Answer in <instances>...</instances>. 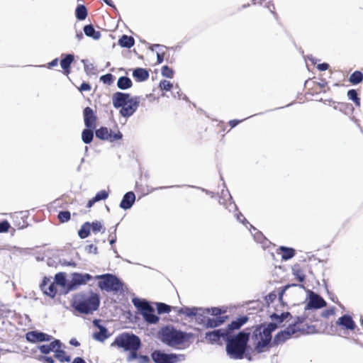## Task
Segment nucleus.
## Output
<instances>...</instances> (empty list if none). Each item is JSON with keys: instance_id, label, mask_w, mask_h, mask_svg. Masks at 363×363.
I'll return each mask as SVG.
<instances>
[{"instance_id": "c756f323", "label": "nucleus", "mask_w": 363, "mask_h": 363, "mask_svg": "<svg viewBox=\"0 0 363 363\" xmlns=\"http://www.w3.org/2000/svg\"><path fill=\"white\" fill-rule=\"evenodd\" d=\"M134 43V38L126 35H123L118 40V44L123 48H130L133 46Z\"/></svg>"}, {"instance_id": "4be33fe9", "label": "nucleus", "mask_w": 363, "mask_h": 363, "mask_svg": "<svg viewBox=\"0 0 363 363\" xmlns=\"http://www.w3.org/2000/svg\"><path fill=\"white\" fill-rule=\"evenodd\" d=\"M135 201V196L133 191H129L125 194L123 196L122 201L120 203V207L123 209H128L130 208Z\"/></svg>"}, {"instance_id": "473e14b6", "label": "nucleus", "mask_w": 363, "mask_h": 363, "mask_svg": "<svg viewBox=\"0 0 363 363\" xmlns=\"http://www.w3.org/2000/svg\"><path fill=\"white\" fill-rule=\"evenodd\" d=\"M348 81L353 85L358 84L363 81V74L360 71H355L350 74Z\"/></svg>"}, {"instance_id": "bb28decb", "label": "nucleus", "mask_w": 363, "mask_h": 363, "mask_svg": "<svg viewBox=\"0 0 363 363\" xmlns=\"http://www.w3.org/2000/svg\"><path fill=\"white\" fill-rule=\"evenodd\" d=\"M84 32L86 36L91 37L94 40H98L101 37L100 31L96 30L92 25H86L84 27Z\"/></svg>"}, {"instance_id": "c9c22d12", "label": "nucleus", "mask_w": 363, "mask_h": 363, "mask_svg": "<svg viewBox=\"0 0 363 363\" xmlns=\"http://www.w3.org/2000/svg\"><path fill=\"white\" fill-rule=\"evenodd\" d=\"M55 357L61 362H69L71 360L70 357L64 350H60V348L55 350Z\"/></svg>"}, {"instance_id": "de8ad7c7", "label": "nucleus", "mask_w": 363, "mask_h": 363, "mask_svg": "<svg viewBox=\"0 0 363 363\" xmlns=\"http://www.w3.org/2000/svg\"><path fill=\"white\" fill-rule=\"evenodd\" d=\"M100 80L105 84L110 85L114 81V77L112 74H106L104 75H102L100 77Z\"/></svg>"}, {"instance_id": "37998d69", "label": "nucleus", "mask_w": 363, "mask_h": 363, "mask_svg": "<svg viewBox=\"0 0 363 363\" xmlns=\"http://www.w3.org/2000/svg\"><path fill=\"white\" fill-rule=\"evenodd\" d=\"M57 218L60 223H66L71 218V214L68 211H60L57 215Z\"/></svg>"}, {"instance_id": "39448f33", "label": "nucleus", "mask_w": 363, "mask_h": 363, "mask_svg": "<svg viewBox=\"0 0 363 363\" xmlns=\"http://www.w3.org/2000/svg\"><path fill=\"white\" fill-rule=\"evenodd\" d=\"M226 340L227 354L233 359H242L247 349L249 333L240 332L234 337H228Z\"/></svg>"}, {"instance_id": "3c124183", "label": "nucleus", "mask_w": 363, "mask_h": 363, "mask_svg": "<svg viewBox=\"0 0 363 363\" xmlns=\"http://www.w3.org/2000/svg\"><path fill=\"white\" fill-rule=\"evenodd\" d=\"M48 346H50V351H54L56 350V349H58V348H60L61 347V342L59 340H55L54 341L51 342L49 345H48Z\"/></svg>"}, {"instance_id": "72a5a7b5", "label": "nucleus", "mask_w": 363, "mask_h": 363, "mask_svg": "<svg viewBox=\"0 0 363 363\" xmlns=\"http://www.w3.org/2000/svg\"><path fill=\"white\" fill-rule=\"evenodd\" d=\"M87 9L84 5H78L75 10L76 18L79 21L84 20L87 16Z\"/></svg>"}, {"instance_id": "f3484780", "label": "nucleus", "mask_w": 363, "mask_h": 363, "mask_svg": "<svg viewBox=\"0 0 363 363\" xmlns=\"http://www.w3.org/2000/svg\"><path fill=\"white\" fill-rule=\"evenodd\" d=\"M294 335H295V331L293 328L288 326L284 330H281L275 335L273 343L276 345L282 344Z\"/></svg>"}, {"instance_id": "6ab92c4d", "label": "nucleus", "mask_w": 363, "mask_h": 363, "mask_svg": "<svg viewBox=\"0 0 363 363\" xmlns=\"http://www.w3.org/2000/svg\"><path fill=\"white\" fill-rule=\"evenodd\" d=\"M326 306L325 300L319 295L312 292L309 301L307 303V308H321Z\"/></svg>"}, {"instance_id": "79ce46f5", "label": "nucleus", "mask_w": 363, "mask_h": 363, "mask_svg": "<svg viewBox=\"0 0 363 363\" xmlns=\"http://www.w3.org/2000/svg\"><path fill=\"white\" fill-rule=\"evenodd\" d=\"M55 283L62 287L66 285V276L64 272H59L55 276Z\"/></svg>"}, {"instance_id": "aec40b11", "label": "nucleus", "mask_w": 363, "mask_h": 363, "mask_svg": "<svg viewBox=\"0 0 363 363\" xmlns=\"http://www.w3.org/2000/svg\"><path fill=\"white\" fill-rule=\"evenodd\" d=\"M60 60V65L63 69V73L65 75H69L70 73V67L74 60V56L72 54L62 55L63 57Z\"/></svg>"}, {"instance_id": "c03bdc74", "label": "nucleus", "mask_w": 363, "mask_h": 363, "mask_svg": "<svg viewBox=\"0 0 363 363\" xmlns=\"http://www.w3.org/2000/svg\"><path fill=\"white\" fill-rule=\"evenodd\" d=\"M91 230L93 233H96L102 231L104 233L105 231V228L103 227V225L101 222L96 220L91 223Z\"/></svg>"}, {"instance_id": "09e8293b", "label": "nucleus", "mask_w": 363, "mask_h": 363, "mask_svg": "<svg viewBox=\"0 0 363 363\" xmlns=\"http://www.w3.org/2000/svg\"><path fill=\"white\" fill-rule=\"evenodd\" d=\"M10 228V224L7 220L0 222V233H7Z\"/></svg>"}, {"instance_id": "c85d7f7f", "label": "nucleus", "mask_w": 363, "mask_h": 363, "mask_svg": "<svg viewBox=\"0 0 363 363\" xmlns=\"http://www.w3.org/2000/svg\"><path fill=\"white\" fill-rule=\"evenodd\" d=\"M277 250L281 252V259L283 260H288L295 255V250L293 248L281 246Z\"/></svg>"}, {"instance_id": "680f3d73", "label": "nucleus", "mask_w": 363, "mask_h": 363, "mask_svg": "<svg viewBox=\"0 0 363 363\" xmlns=\"http://www.w3.org/2000/svg\"><path fill=\"white\" fill-rule=\"evenodd\" d=\"M58 61L59 60H58L57 58L54 59L53 60H52L50 62H49L48 64V68H52V67H53L55 66H57V64H58Z\"/></svg>"}, {"instance_id": "5701e85b", "label": "nucleus", "mask_w": 363, "mask_h": 363, "mask_svg": "<svg viewBox=\"0 0 363 363\" xmlns=\"http://www.w3.org/2000/svg\"><path fill=\"white\" fill-rule=\"evenodd\" d=\"M248 320V318L247 316H242L238 318L237 320H233L228 325L227 330H225L228 334L235 330L240 329L245 323H246Z\"/></svg>"}, {"instance_id": "864d4df0", "label": "nucleus", "mask_w": 363, "mask_h": 363, "mask_svg": "<svg viewBox=\"0 0 363 363\" xmlns=\"http://www.w3.org/2000/svg\"><path fill=\"white\" fill-rule=\"evenodd\" d=\"M85 250L88 253H92V254H97L98 253V248L94 244H89L86 246Z\"/></svg>"}, {"instance_id": "8fccbe9b", "label": "nucleus", "mask_w": 363, "mask_h": 363, "mask_svg": "<svg viewBox=\"0 0 363 363\" xmlns=\"http://www.w3.org/2000/svg\"><path fill=\"white\" fill-rule=\"evenodd\" d=\"M339 105H340V108H340V111H348L352 112L353 110H354V108H353L352 105L350 104H348V103H340V104H339Z\"/></svg>"}, {"instance_id": "774afa93", "label": "nucleus", "mask_w": 363, "mask_h": 363, "mask_svg": "<svg viewBox=\"0 0 363 363\" xmlns=\"http://www.w3.org/2000/svg\"><path fill=\"white\" fill-rule=\"evenodd\" d=\"M223 126H224L223 123H218L216 125L217 128H218L219 130H224Z\"/></svg>"}, {"instance_id": "f257e3e1", "label": "nucleus", "mask_w": 363, "mask_h": 363, "mask_svg": "<svg viewBox=\"0 0 363 363\" xmlns=\"http://www.w3.org/2000/svg\"><path fill=\"white\" fill-rule=\"evenodd\" d=\"M289 317L291 318V315L289 312H284L281 315L273 313L271 318L274 323H270L265 325H259L257 326L253 335L257 342L255 345V350L260 353L265 350L272 340V333L277 328V325L281 323L284 320Z\"/></svg>"}, {"instance_id": "4468645a", "label": "nucleus", "mask_w": 363, "mask_h": 363, "mask_svg": "<svg viewBox=\"0 0 363 363\" xmlns=\"http://www.w3.org/2000/svg\"><path fill=\"white\" fill-rule=\"evenodd\" d=\"M337 326L345 330L354 331L357 328L356 323L350 315H343L335 323Z\"/></svg>"}, {"instance_id": "6e6552de", "label": "nucleus", "mask_w": 363, "mask_h": 363, "mask_svg": "<svg viewBox=\"0 0 363 363\" xmlns=\"http://www.w3.org/2000/svg\"><path fill=\"white\" fill-rule=\"evenodd\" d=\"M132 302L147 323L155 324L159 321V317L154 313L155 309L147 301L134 298Z\"/></svg>"}, {"instance_id": "e433bc0d", "label": "nucleus", "mask_w": 363, "mask_h": 363, "mask_svg": "<svg viewBox=\"0 0 363 363\" xmlns=\"http://www.w3.org/2000/svg\"><path fill=\"white\" fill-rule=\"evenodd\" d=\"M92 128H86L82 133V139L85 144L91 143L94 138V133Z\"/></svg>"}, {"instance_id": "20e7f679", "label": "nucleus", "mask_w": 363, "mask_h": 363, "mask_svg": "<svg viewBox=\"0 0 363 363\" xmlns=\"http://www.w3.org/2000/svg\"><path fill=\"white\" fill-rule=\"evenodd\" d=\"M193 337L191 333H187L177 330L172 325L161 328L160 338L161 341L169 347H178L188 342Z\"/></svg>"}, {"instance_id": "4c0bfd02", "label": "nucleus", "mask_w": 363, "mask_h": 363, "mask_svg": "<svg viewBox=\"0 0 363 363\" xmlns=\"http://www.w3.org/2000/svg\"><path fill=\"white\" fill-rule=\"evenodd\" d=\"M172 309L177 311V307H171L164 303H157V310L159 314L169 313Z\"/></svg>"}, {"instance_id": "0e129e2a", "label": "nucleus", "mask_w": 363, "mask_h": 363, "mask_svg": "<svg viewBox=\"0 0 363 363\" xmlns=\"http://www.w3.org/2000/svg\"><path fill=\"white\" fill-rule=\"evenodd\" d=\"M72 363H86L85 361L81 357H76L74 359Z\"/></svg>"}, {"instance_id": "f8f14e48", "label": "nucleus", "mask_w": 363, "mask_h": 363, "mask_svg": "<svg viewBox=\"0 0 363 363\" xmlns=\"http://www.w3.org/2000/svg\"><path fill=\"white\" fill-rule=\"evenodd\" d=\"M40 287L45 295L51 298H54L57 293V289L55 281H52L50 278L46 277L43 278Z\"/></svg>"}, {"instance_id": "603ef678", "label": "nucleus", "mask_w": 363, "mask_h": 363, "mask_svg": "<svg viewBox=\"0 0 363 363\" xmlns=\"http://www.w3.org/2000/svg\"><path fill=\"white\" fill-rule=\"evenodd\" d=\"M48 346H50V351H54L56 350V349H58V348H60L61 347V342L59 340H55L54 341L51 342L49 345H48Z\"/></svg>"}, {"instance_id": "bf43d9fd", "label": "nucleus", "mask_w": 363, "mask_h": 363, "mask_svg": "<svg viewBox=\"0 0 363 363\" xmlns=\"http://www.w3.org/2000/svg\"><path fill=\"white\" fill-rule=\"evenodd\" d=\"M317 68L320 71H325V70H327L329 68V65L328 63H325V62L321 63V64H318V66H317Z\"/></svg>"}, {"instance_id": "b1692460", "label": "nucleus", "mask_w": 363, "mask_h": 363, "mask_svg": "<svg viewBox=\"0 0 363 363\" xmlns=\"http://www.w3.org/2000/svg\"><path fill=\"white\" fill-rule=\"evenodd\" d=\"M228 318L227 315L225 316H218L213 318H208L205 323V325L207 328H216L220 325H222L225 320Z\"/></svg>"}, {"instance_id": "58836bf2", "label": "nucleus", "mask_w": 363, "mask_h": 363, "mask_svg": "<svg viewBox=\"0 0 363 363\" xmlns=\"http://www.w3.org/2000/svg\"><path fill=\"white\" fill-rule=\"evenodd\" d=\"M99 332L94 333V338L99 341L103 342L104 341L107 337V329L104 326H99Z\"/></svg>"}, {"instance_id": "f03ea898", "label": "nucleus", "mask_w": 363, "mask_h": 363, "mask_svg": "<svg viewBox=\"0 0 363 363\" xmlns=\"http://www.w3.org/2000/svg\"><path fill=\"white\" fill-rule=\"evenodd\" d=\"M113 105L116 108L120 109V114L125 118L131 116L140 104V97H132L128 93L117 91L112 96Z\"/></svg>"}, {"instance_id": "7ed1b4c3", "label": "nucleus", "mask_w": 363, "mask_h": 363, "mask_svg": "<svg viewBox=\"0 0 363 363\" xmlns=\"http://www.w3.org/2000/svg\"><path fill=\"white\" fill-rule=\"evenodd\" d=\"M111 346L123 348L125 351L130 352L128 357V361L138 358V351L141 347V340L138 336L129 333H123L117 335Z\"/></svg>"}, {"instance_id": "412c9836", "label": "nucleus", "mask_w": 363, "mask_h": 363, "mask_svg": "<svg viewBox=\"0 0 363 363\" xmlns=\"http://www.w3.org/2000/svg\"><path fill=\"white\" fill-rule=\"evenodd\" d=\"M228 336V333L225 330L219 329L206 333V337L211 342H218L220 337L226 338Z\"/></svg>"}, {"instance_id": "0eeeda50", "label": "nucleus", "mask_w": 363, "mask_h": 363, "mask_svg": "<svg viewBox=\"0 0 363 363\" xmlns=\"http://www.w3.org/2000/svg\"><path fill=\"white\" fill-rule=\"evenodd\" d=\"M95 278L99 279L98 286L102 291L108 292L112 291L115 294L123 291V282L116 276L112 274L98 275Z\"/></svg>"}, {"instance_id": "1a4fd4ad", "label": "nucleus", "mask_w": 363, "mask_h": 363, "mask_svg": "<svg viewBox=\"0 0 363 363\" xmlns=\"http://www.w3.org/2000/svg\"><path fill=\"white\" fill-rule=\"evenodd\" d=\"M182 354L174 353L166 354L162 350H154L151 354V358L155 363H177Z\"/></svg>"}, {"instance_id": "052dcab7", "label": "nucleus", "mask_w": 363, "mask_h": 363, "mask_svg": "<svg viewBox=\"0 0 363 363\" xmlns=\"http://www.w3.org/2000/svg\"><path fill=\"white\" fill-rule=\"evenodd\" d=\"M41 359L45 363H54V359L50 357H42Z\"/></svg>"}, {"instance_id": "423d86ee", "label": "nucleus", "mask_w": 363, "mask_h": 363, "mask_svg": "<svg viewBox=\"0 0 363 363\" xmlns=\"http://www.w3.org/2000/svg\"><path fill=\"white\" fill-rule=\"evenodd\" d=\"M100 304L99 296L92 293L88 296L86 294H79L75 296L73 306L80 313L89 314L96 311Z\"/></svg>"}, {"instance_id": "a19ab883", "label": "nucleus", "mask_w": 363, "mask_h": 363, "mask_svg": "<svg viewBox=\"0 0 363 363\" xmlns=\"http://www.w3.org/2000/svg\"><path fill=\"white\" fill-rule=\"evenodd\" d=\"M347 96L349 99L352 100L356 106H360V98L358 96V94L355 89H350L347 91Z\"/></svg>"}, {"instance_id": "5fc2aeb1", "label": "nucleus", "mask_w": 363, "mask_h": 363, "mask_svg": "<svg viewBox=\"0 0 363 363\" xmlns=\"http://www.w3.org/2000/svg\"><path fill=\"white\" fill-rule=\"evenodd\" d=\"M335 308H331L324 311L323 312L322 315L325 318H329L330 316L335 315Z\"/></svg>"}, {"instance_id": "f704fd0d", "label": "nucleus", "mask_w": 363, "mask_h": 363, "mask_svg": "<svg viewBox=\"0 0 363 363\" xmlns=\"http://www.w3.org/2000/svg\"><path fill=\"white\" fill-rule=\"evenodd\" d=\"M91 223L89 222L84 223L79 230L78 235L80 238L84 239L90 235Z\"/></svg>"}, {"instance_id": "393cba45", "label": "nucleus", "mask_w": 363, "mask_h": 363, "mask_svg": "<svg viewBox=\"0 0 363 363\" xmlns=\"http://www.w3.org/2000/svg\"><path fill=\"white\" fill-rule=\"evenodd\" d=\"M108 191H106V190H101L100 191H99L94 197H93L92 199H91L90 200L88 201L87 203H86V207L87 208H91L93 206V205L97 202V201H101V200H105L108 198Z\"/></svg>"}, {"instance_id": "a878e982", "label": "nucleus", "mask_w": 363, "mask_h": 363, "mask_svg": "<svg viewBox=\"0 0 363 363\" xmlns=\"http://www.w3.org/2000/svg\"><path fill=\"white\" fill-rule=\"evenodd\" d=\"M133 77L138 82H143L149 78V72L143 68H137L133 72Z\"/></svg>"}, {"instance_id": "69168bd1", "label": "nucleus", "mask_w": 363, "mask_h": 363, "mask_svg": "<svg viewBox=\"0 0 363 363\" xmlns=\"http://www.w3.org/2000/svg\"><path fill=\"white\" fill-rule=\"evenodd\" d=\"M70 345H74L75 347H78L79 345V342L76 339H72L69 341Z\"/></svg>"}, {"instance_id": "6e6d98bb", "label": "nucleus", "mask_w": 363, "mask_h": 363, "mask_svg": "<svg viewBox=\"0 0 363 363\" xmlns=\"http://www.w3.org/2000/svg\"><path fill=\"white\" fill-rule=\"evenodd\" d=\"M208 313H211V314L214 316L218 317L220 316L221 314V310L219 308H211V309H207Z\"/></svg>"}, {"instance_id": "2eb2a0df", "label": "nucleus", "mask_w": 363, "mask_h": 363, "mask_svg": "<svg viewBox=\"0 0 363 363\" xmlns=\"http://www.w3.org/2000/svg\"><path fill=\"white\" fill-rule=\"evenodd\" d=\"M26 338L28 342L35 343L38 342L50 341L52 336L42 332L30 331L26 334Z\"/></svg>"}, {"instance_id": "7c9ffc66", "label": "nucleus", "mask_w": 363, "mask_h": 363, "mask_svg": "<svg viewBox=\"0 0 363 363\" xmlns=\"http://www.w3.org/2000/svg\"><path fill=\"white\" fill-rule=\"evenodd\" d=\"M132 85V81L128 77H121L117 82V86L121 89H127L130 88Z\"/></svg>"}, {"instance_id": "a18cd8bd", "label": "nucleus", "mask_w": 363, "mask_h": 363, "mask_svg": "<svg viewBox=\"0 0 363 363\" xmlns=\"http://www.w3.org/2000/svg\"><path fill=\"white\" fill-rule=\"evenodd\" d=\"M161 72L163 77L167 78H173L174 74L173 69L167 65L162 67Z\"/></svg>"}, {"instance_id": "ea45409f", "label": "nucleus", "mask_w": 363, "mask_h": 363, "mask_svg": "<svg viewBox=\"0 0 363 363\" xmlns=\"http://www.w3.org/2000/svg\"><path fill=\"white\" fill-rule=\"evenodd\" d=\"M155 47L158 50L157 51V63L160 64L163 62L165 55V51L167 50V47L160 45H155Z\"/></svg>"}, {"instance_id": "49530a36", "label": "nucleus", "mask_w": 363, "mask_h": 363, "mask_svg": "<svg viewBox=\"0 0 363 363\" xmlns=\"http://www.w3.org/2000/svg\"><path fill=\"white\" fill-rule=\"evenodd\" d=\"M159 87L162 91H170L173 87V84L167 80H161L159 84Z\"/></svg>"}, {"instance_id": "9d476101", "label": "nucleus", "mask_w": 363, "mask_h": 363, "mask_svg": "<svg viewBox=\"0 0 363 363\" xmlns=\"http://www.w3.org/2000/svg\"><path fill=\"white\" fill-rule=\"evenodd\" d=\"M289 326L293 328L296 336L303 334H310L315 330L314 326L308 325L304 317H297L296 321L289 325Z\"/></svg>"}, {"instance_id": "338daca9", "label": "nucleus", "mask_w": 363, "mask_h": 363, "mask_svg": "<svg viewBox=\"0 0 363 363\" xmlns=\"http://www.w3.org/2000/svg\"><path fill=\"white\" fill-rule=\"evenodd\" d=\"M104 3H106L107 5L110 6H114L113 4V1L111 0H103Z\"/></svg>"}, {"instance_id": "dca6fc26", "label": "nucleus", "mask_w": 363, "mask_h": 363, "mask_svg": "<svg viewBox=\"0 0 363 363\" xmlns=\"http://www.w3.org/2000/svg\"><path fill=\"white\" fill-rule=\"evenodd\" d=\"M92 279V277L89 274L73 273L72 275V281L69 289L85 284L87 281Z\"/></svg>"}, {"instance_id": "2f4dec72", "label": "nucleus", "mask_w": 363, "mask_h": 363, "mask_svg": "<svg viewBox=\"0 0 363 363\" xmlns=\"http://www.w3.org/2000/svg\"><path fill=\"white\" fill-rule=\"evenodd\" d=\"M292 272L296 279L298 281V282H303L306 279V276L303 270L300 267L299 265H294L292 268Z\"/></svg>"}, {"instance_id": "4d7b16f0", "label": "nucleus", "mask_w": 363, "mask_h": 363, "mask_svg": "<svg viewBox=\"0 0 363 363\" xmlns=\"http://www.w3.org/2000/svg\"><path fill=\"white\" fill-rule=\"evenodd\" d=\"M40 351L45 354H49L50 352V346L48 345H43L39 346Z\"/></svg>"}, {"instance_id": "e2e57ef3", "label": "nucleus", "mask_w": 363, "mask_h": 363, "mask_svg": "<svg viewBox=\"0 0 363 363\" xmlns=\"http://www.w3.org/2000/svg\"><path fill=\"white\" fill-rule=\"evenodd\" d=\"M242 121L240 120H231L229 121V125L231 128L235 127L237 125H238Z\"/></svg>"}, {"instance_id": "a211bd4d", "label": "nucleus", "mask_w": 363, "mask_h": 363, "mask_svg": "<svg viewBox=\"0 0 363 363\" xmlns=\"http://www.w3.org/2000/svg\"><path fill=\"white\" fill-rule=\"evenodd\" d=\"M84 124L88 128H95L96 123V116L90 107H86L83 111Z\"/></svg>"}, {"instance_id": "ddd939ff", "label": "nucleus", "mask_w": 363, "mask_h": 363, "mask_svg": "<svg viewBox=\"0 0 363 363\" xmlns=\"http://www.w3.org/2000/svg\"><path fill=\"white\" fill-rule=\"evenodd\" d=\"M12 223L16 229H23L28 225V214L25 211L16 212L11 216Z\"/></svg>"}, {"instance_id": "cd10ccee", "label": "nucleus", "mask_w": 363, "mask_h": 363, "mask_svg": "<svg viewBox=\"0 0 363 363\" xmlns=\"http://www.w3.org/2000/svg\"><path fill=\"white\" fill-rule=\"evenodd\" d=\"M199 308H189V307H182L177 309V312L179 314H184L188 317H194L197 315L198 311Z\"/></svg>"}, {"instance_id": "13d9d810", "label": "nucleus", "mask_w": 363, "mask_h": 363, "mask_svg": "<svg viewBox=\"0 0 363 363\" xmlns=\"http://www.w3.org/2000/svg\"><path fill=\"white\" fill-rule=\"evenodd\" d=\"M91 89V86L88 83H86V82H83L80 87H79V90L81 91H89Z\"/></svg>"}, {"instance_id": "9b49d317", "label": "nucleus", "mask_w": 363, "mask_h": 363, "mask_svg": "<svg viewBox=\"0 0 363 363\" xmlns=\"http://www.w3.org/2000/svg\"><path fill=\"white\" fill-rule=\"evenodd\" d=\"M95 133L96 138L109 142L119 140L123 137L122 133L119 130L113 132L112 130L106 127H101L100 128L96 130Z\"/></svg>"}]
</instances>
